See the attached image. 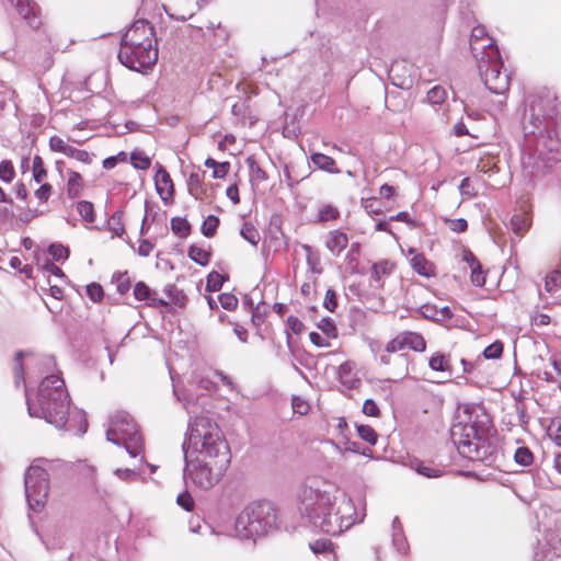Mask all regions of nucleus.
I'll return each mask as SVG.
<instances>
[{"label": "nucleus", "instance_id": "obj_56", "mask_svg": "<svg viewBox=\"0 0 561 561\" xmlns=\"http://www.w3.org/2000/svg\"><path fill=\"white\" fill-rule=\"evenodd\" d=\"M362 207L369 215H379L381 213V208L379 207L378 199L376 197L363 198Z\"/></svg>", "mask_w": 561, "mask_h": 561}, {"label": "nucleus", "instance_id": "obj_39", "mask_svg": "<svg viewBox=\"0 0 561 561\" xmlns=\"http://www.w3.org/2000/svg\"><path fill=\"white\" fill-rule=\"evenodd\" d=\"M317 328L330 340L337 337V328L334 321L330 318H322L318 323Z\"/></svg>", "mask_w": 561, "mask_h": 561}, {"label": "nucleus", "instance_id": "obj_42", "mask_svg": "<svg viewBox=\"0 0 561 561\" xmlns=\"http://www.w3.org/2000/svg\"><path fill=\"white\" fill-rule=\"evenodd\" d=\"M25 356V353L23 351H19L16 354H15V358H14V366H13V374H14V379H15V383L16 386L19 387L21 383H24V367H23V364H22V358Z\"/></svg>", "mask_w": 561, "mask_h": 561}, {"label": "nucleus", "instance_id": "obj_32", "mask_svg": "<svg viewBox=\"0 0 561 561\" xmlns=\"http://www.w3.org/2000/svg\"><path fill=\"white\" fill-rule=\"evenodd\" d=\"M76 210L80 215V217L89 222L92 224L95 220V210L94 206L89 201H80L76 205Z\"/></svg>", "mask_w": 561, "mask_h": 561}, {"label": "nucleus", "instance_id": "obj_23", "mask_svg": "<svg viewBox=\"0 0 561 561\" xmlns=\"http://www.w3.org/2000/svg\"><path fill=\"white\" fill-rule=\"evenodd\" d=\"M19 14L34 28L39 27L41 20L36 11L35 2H16Z\"/></svg>", "mask_w": 561, "mask_h": 561}, {"label": "nucleus", "instance_id": "obj_54", "mask_svg": "<svg viewBox=\"0 0 561 561\" xmlns=\"http://www.w3.org/2000/svg\"><path fill=\"white\" fill-rule=\"evenodd\" d=\"M240 233L247 241H249L253 245H255L260 240L259 232L252 225L244 224Z\"/></svg>", "mask_w": 561, "mask_h": 561}, {"label": "nucleus", "instance_id": "obj_38", "mask_svg": "<svg viewBox=\"0 0 561 561\" xmlns=\"http://www.w3.org/2000/svg\"><path fill=\"white\" fill-rule=\"evenodd\" d=\"M311 161L324 171H332L335 167V160L332 157L319 152L311 154Z\"/></svg>", "mask_w": 561, "mask_h": 561}, {"label": "nucleus", "instance_id": "obj_40", "mask_svg": "<svg viewBox=\"0 0 561 561\" xmlns=\"http://www.w3.org/2000/svg\"><path fill=\"white\" fill-rule=\"evenodd\" d=\"M314 554L335 553V548L330 539H318L309 545Z\"/></svg>", "mask_w": 561, "mask_h": 561}, {"label": "nucleus", "instance_id": "obj_20", "mask_svg": "<svg viewBox=\"0 0 561 561\" xmlns=\"http://www.w3.org/2000/svg\"><path fill=\"white\" fill-rule=\"evenodd\" d=\"M134 297L138 301H147L149 307L168 306L165 300L152 296V290L145 282H138L135 284Z\"/></svg>", "mask_w": 561, "mask_h": 561}, {"label": "nucleus", "instance_id": "obj_17", "mask_svg": "<svg viewBox=\"0 0 561 561\" xmlns=\"http://www.w3.org/2000/svg\"><path fill=\"white\" fill-rule=\"evenodd\" d=\"M348 243L350 237L342 228L332 229L325 236L324 245L333 256H340Z\"/></svg>", "mask_w": 561, "mask_h": 561}, {"label": "nucleus", "instance_id": "obj_47", "mask_svg": "<svg viewBox=\"0 0 561 561\" xmlns=\"http://www.w3.org/2000/svg\"><path fill=\"white\" fill-rule=\"evenodd\" d=\"M515 461L524 467L530 466L534 461V455L527 447H519L514 455Z\"/></svg>", "mask_w": 561, "mask_h": 561}, {"label": "nucleus", "instance_id": "obj_12", "mask_svg": "<svg viewBox=\"0 0 561 561\" xmlns=\"http://www.w3.org/2000/svg\"><path fill=\"white\" fill-rule=\"evenodd\" d=\"M423 353L426 350V341L419 332L403 331L388 342V351L401 352L403 350Z\"/></svg>", "mask_w": 561, "mask_h": 561}, {"label": "nucleus", "instance_id": "obj_11", "mask_svg": "<svg viewBox=\"0 0 561 561\" xmlns=\"http://www.w3.org/2000/svg\"><path fill=\"white\" fill-rule=\"evenodd\" d=\"M388 351V343L380 352L379 360L389 375L388 380L398 381L409 374V359L404 354Z\"/></svg>", "mask_w": 561, "mask_h": 561}, {"label": "nucleus", "instance_id": "obj_24", "mask_svg": "<svg viewBox=\"0 0 561 561\" xmlns=\"http://www.w3.org/2000/svg\"><path fill=\"white\" fill-rule=\"evenodd\" d=\"M420 312L423 318L433 321H444L453 317V313L447 306L437 308L436 306L425 304L420 308Z\"/></svg>", "mask_w": 561, "mask_h": 561}, {"label": "nucleus", "instance_id": "obj_13", "mask_svg": "<svg viewBox=\"0 0 561 561\" xmlns=\"http://www.w3.org/2000/svg\"><path fill=\"white\" fill-rule=\"evenodd\" d=\"M156 169L157 170L153 176V181L157 194L164 204H172L174 202L175 195V186L173 180L162 164L157 163Z\"/></svg>", "mask_w": 561, "mask_h": 561}, {"label": "nucleus", "instance_id": "obj_34", "mask_svg": "<svg viewBox=\"0 0 561 561\" xmlns=\"http://www.w3.org/2000/svg\"><path fill=\"white\" fill-rule=\"evenodd\" d=\"M130 163L137 170H148L151 165V158L141 150H134L130 153Z\"/></svg>", "mask_w": 561, "mask_h": 561}, {"label": "nucleus", "instance_id": "obj_53", "mask_svg": "<svg viewBox=\"0 0 561 561\" xmlns=\"http://www.w3.org/2000/svg\"><path fill=\"white\" fill-rule=\"evenodd\" d=\"M87 295L93 302H100L104 298L103 287L99 283H91L87 286Z\"/></svg>", "mask_w": 561, "mask_h": 561}, {"label": "nucleus", "instance_id": "obj_25", "mask_svg": "<svg viewBox=\"0 0 561 561\" xmlns=\"http://www.w3.org/2000/svg\"><path fill=\"white\" fill-rule=\"evenodd\" d=\"M125 211L123 209H116L107 219V228L112 232V237L123 238L125 231Z\"/></svg>", "mask_w": 561, "mask_h": 561}, {"label": "nucleus", "instance_id": "obj_58", "mask_svg": "<svg viewBox=\"0 0 561 561\" xmlns=\"http://www.w3.org/2000/svg\"><path fill=\"white\" fill-rule=\"evenodd\" d=\"M176 503L183 507L186 512H192L194 510V499L188 492H183L178 495Z\"/></svg>", "mask_w": 561, "mask_h": 561}, {"label": "nucleus", "instance_id": "obj_1", "mask_svg": "<svg viewBox=\"0 0 561 561\" xmlns=\"http://www.w3.org/2000/svg\"><path fill=\"white\" fill-rule=\"evenodd\" d=\"M466 420L453 425L450 435L458 451L463 457L489 462L496 453L497 436L492 420L482 411H465Z\"/></svg>", "mask_w": 561, "mask_h": 561}, {"label": "nucleus", "instance_id": "obj_44", "mask_svg": "<svg viewBox=\"0 0 561 561\" xmlns=\"http://www.w3.org/2000/svg\"><path fill=\"white\" fill-rule=\"evenodd\" d=\"M362 245L359 242H352L351 247L345 255L346 263L354 270L358 264L360 256Z\"/></svg>", "mask_w": 561, "mask_h": 561}, {"label": "nucleus", "instance_id": "obj_50", "mask_svg": "<svg viewBox=\"0 0 561 561\" xmlns=\"http://www.w3.org/2000/svg\"><path fill=\"white\" fill-rule=\"evenodd\" d=\"M503 354V343L501 341H495L489 346H486L483 351V356L488 359H496L500 358Z\"/></svg>", "mask_w": 561, "mask_h": 561}, {"label": "nucleus", "instance_id": "obj_26", "mask_svg": "<svg viewBox=\"0 0 561 561\" xmlns=\"http://www.w3.org/2000/svg\"><path fill=\"white\" fill-rule=\"evenodd\" d=\"M187 255L192 261H194L198 265L206 266L210 262L211 247L208 245V248H202L199 245L192 244L187 249Z\"/></svg>", "mask_w": 561, "mask_h": 561}, {"label": "nucleus", "instance_id": "obj_60", "mask_svg": "<svg viewBox=\"0 0 561 561\" xmlns=\"http://www.w3.org/2000/svg\"><path fill=\"white\" fill-rule=\"evenodd\" d=\"M445 222L454 232H465L468 228V222L463 218L446 219Z\"/></svg>", "mask_w": 561, "mask_h": 561}, {"label": "nucleus", "instance_id": "obj_30", "mask_svg": "<svg viewBox=\"0 0 561 561\" xmlns=\"http://www.w3.org/2000/svg\"><path fill=\"white\" fill-rule=\"evenodd\" d=\"M428 365L431 369L435 371H449L450 370V362L449 357L442 353H434L428 360Z\"/></svg>", "mask_w": 561, "mask_h": 561}, {"label": "nucleus", "instance_id": "obj_61", "mask_svg": "<svg viewBox=\"0 0 561 561\" xmlns=\"http://www.w3.org/2000/svg\"><path fill=\"white\" fill-rule=\"evenodd\" d=\"M291 405H293L294 412L298 413L300 415H306L309 412V410H310L309 403L306 400H304L302 398H299V397H294L293 398Z\"/></svg>", "mask_w": 561, "mask_h": 561}, {"label": "nucleus", "instance_id": "obj_28", "mask_svg": "<svg viewBox=\"0 0 561 561\" xmlns=\"http://www.w3.org/2000/svg\"><path fill=\"white\" fill-rule=\"evenodd\" d=\"M205 167L213 169V178L214 179H224L230 171V162L224 161L218 162L213 158H207L205 160Z\"/></svg>", "mask_w": 561, "mask_h": 561}, {"label": "nucleus", "instance_id": "obj_8", "mask_svg": "<svg viewBox=\"0 0 561 561\" xmlns=\"http://www.w3.org/2000/svg\"><path fill=\"white\" fill-rule=\"evenodd\" d=\"M186 458L190 478L194 484L205 490L220 480L230 461V458L216 457L205 460H198L197 456H186Z\"/></svg>", "mask_w": 561, "mask_h": 561}, {"label": "nucleus", "instance_id": "obj_41", "mask_svg": "<svg viewBox=\"0 0 561 561\" xmlns=\"http://www.w3.org/2000/svg\"><path fill=\"white\" fill-rule=\"evenodd\" d=\"M15 169L11 160H2L0 162V180L4 183H11L15 178Z\"/></svg>", "mask_w": 561, "mask_h": 561}, {"label": "nucleus", "instance_id": "obj_55", "mask_svg": "<svg viewBox=\"0 0 561 561\" xmlns=\"http://www.w3.org/2000/svg\"><path fill=\"white\" fill-rule=\"evenodd\" d=\"M48 252L56 261L66 260L69 256L68 248L64 247L62 244H51L48 249Z\"/></svg>", "mask_w": 561, "mask_h": 561}, {"label": "nucleus", "instance_id": "obj_52", "mask_svg": "<svg viewBox=\"0 0 561 561\" xmlns=\"http://www.w3.org/2000/svg\"><path fill=\"white\" fill-rule=\"evenodd\" d=\"M470 280L474 286L482 287L485 284V272L482 270V265L478 262V266L474 265L470 268Z\"/></svg>", "mask_w": 561, "mask_h": 561}, {"label": "nucleus", "instance_id": "obj_6", "mask_svg": "<svg viewBox=\"0 0 561 561\" xmlns=\"http://www.w3.org/2000/svg\"><path fill=\"white\" fill-rule=\"evenodd\" d=\"M276 510L268 501L250 503L238 516L236 530L243 538L264 536L276 522Z\"/></svg>", "mask_w": 561, "mask_h": 561}, {"label": "nucleus", "instance_id": "obj_16", "mask_svg": "<svg viewBox=\"0 0 561 561\" xmlns=\"http://www.w3.org/2000/svg\"><path fill=\"white\" fill-rule=\"evenodd\" d=\"M162 8L171 19L178 21L191 19L199 9L198 2H165Z\"/></svg>", "mask_w": 561, "mask_h": 561}, {"label": "nucleus", "instance_id": "obj_3", "mask_svg": "<svg viewBox=\"0 0 561 561\" xmlns=\"http://www.w3.org/2000/svg\"><path fill=\"white\" fill-rule=\"evenodd\" d=\"M302 503L310 517H322L320 527L329 535H340L355 522V508L350 499L343 497L336 505L329 493L305 489Z\"/></svg>", "mask_w": 561, "mask_h": 561}, {"label": "nucleus", "instance_id": "obj_35", "mask_svg": "<svg viewBox=\"0 0 561 561\" xmlns=\"http://www.w3.org/2000/svg\"><path fill=\"white\" fill-rule=\"evenodd\" d=\"M447 99V91L442 85H434L426 93V100L432 105H440Z\"/></svg>", "mask_w": 561, "mask_h": 561}, {"label": "nucleus", "instance_id": "obj_64", "mask_svg": "<svg viewBox=\"0 0 561 561\" xmlns=\"http://www.w3.org/2000/svg\"><path fill=\"white\" fill-rule=\"evenodd\" d=\"M309 339L310 342L317 347H329L331 345V340L328 339L324 334L321 335L317 332H310Z\"/></svg>", "mask_w": 561, "mask_h": 561}, {"label": "nucleus", "instance_id": "obj_29", "mask_svg": "<svg viewBox=\"0 0 561 561\" xmlns=\"http://www.w3.org/2000/svg\"><path fill=\"white\" fill-rule=\"evenodd\" d=\"M339 217H340L339 209L331 204H324L318 208L317 218H318V221H320V222L334 221V220L339 219Z\"/></svg>", "mask_w": 561, "mask_h": 561}, {"label": "nucleus", "instance_id": "obj_49", "mask_svg": "<svg viewBox=\"0 0 561 561\" xmlns=\"http://www.w3.org/2000/svg\"><path fill=\"white\" fill-rule=\"evenodd\" d=\"M77 470H78L79 474L81 477L85 478L87 480H89V482L91 484H95L96 470L93 466L88 465L85 462H80L77 465Z\"/></svg>", "mask_w": 561, "mask_h": 561}, {"label": "nucleus", "instance_id": "obj_62", "mask_svg": "<svg viewBox=\"0 0 561 561\" xmlns=\"http://www.w3.org/2000/svg\"><path fill=\"white\" fill-rule=\"evenodd\" d=\"M219 302L226 310H233L238 306V299L231 294H221L219 296Z\"/></svg>", "mask_w": 561, "mask_h": 561}, {"label": "nucleus", "instance_id": "obj_4", "mask_svg": "<svg viewBox=\"0 0 561 561\" xmlns=\"http://www.w3.org/2000/svg\"><path fill=\"white\" fill-rule=\"evenodd\" d=\"M27 410L31 416L43 417L56 427L64 426L69 413V396L65 381L57 375L45 377L39 383L36 397L27 398Z\"/></svg>", "mask_w": 561, "mask_h": 561}, {"label": "nucleus", "instance_id": "obj_21", "mask_svg": "<svg viewBox=\"0 0 561 561\" xmlns=\"http://www.w3.org/2000/svg\"><path fill=\"white\" fill-rule=\"evenodd\" d=\"M407 67L402 62L393 64L389 69V78L392 83L401 89H410L412 85L411 76H405Z\"/></svg>", "mask_w": 561, "mask_h": 561}, {"label": "nucleus", "instance_id": "obj_59", "mask_svg": "<svg viewBox=\"0 0 561 561\" xmlns=\"http://www.w3.org/2000/svg\"><path fill=\"white\" fill-rule=\"evenodd\" d=\"M224 283L222 276L217 272H211L207 276V288L213 291H217L221 288Z\"/></svg>", "mask_w": 561, "mask_h": 561}, {"label": "nucleus", "instance_id": "obj_7", "mask_svg": "<svg viewBox=\"0 0 561 561\" xmlns=\"http://www.w3.org/2000/svg\"><path fill=\"white\" fill-rule=\"evenodd\" d=\"M106 437L110 442L123 445L133 457H136L141 448V435L137 424L126 412H116L112 416Z\"/></svg>", "mask_w": 561, "mask_h": 561}, {"label": "nucleus", "instance_id": "obj_19", "mask_svg": "<svg viewBox=\"0 0 561 561\" xmlns=\"http://www.w3.org/2000/svg\"><path fill=\"white\" fill-rule=\"evenodd\" d=\"M533 224L531 207L528 206L522 211L515 213L511 219V228L513 232L522 238L529 230Z\"/></svg>", "mask_w": 561, "mask_h": 561}, {"label": "nucleus", "instance_id": "obj_36", "mask_svg": "<svg viewBox=\"0 0 561 561\" xmlns=\"http://www.w3.org/2000/svg\"><path fill=\"white\" fill-rule=\"evenodd\" d=\"M66 157L73 159L80 163L90 165L93 162L94 153L72 146L70 150H68Z\"/></svg>", "mask_w": 561, "mask_h": 561}, {"label": "nucleus", "instance_id": "obj_14", "mask_svg": "<svg viewBox=\"0 0 561 561\" xmlns=\"http://www.w3.org/2000/svg\"><path fill=\"white\" fill-rule=\"evenodd\" d=\"M407 257L411 268L420 276L425 278L436 277L437 268L433 261L428 260L424 253L415 248L407 249Z\"/></svg>", "mask_w": 561, "mask_h": 561}, {"label": "nucleus", "instance_id": "obj_57", "mask_svg": "<svg viewBox=\"0 0 561 561\" xmlns=\"http://www.w3.org/2000/svg\"><path fill=\"white\" fill-rule=\"evenodd\" d=\"M362 411L365 415L370 417L380 416V409L373 399H367L364 401Z\"/></svg>", "mask_w": 561, "mask_h": 561}, {"label": "nucleus", "instance_id": "obj_48", "mask_svg": "<svg viewBox=\"0 0 561 561\" xmlns=\"http://www.w3.org/2000/svg\"><path fill=\"white\" fill-rule=\"evenodd\" d=\"M114 283L116 285L117 293L121 295L127 294L131 287V280L127 272L117 274L114 277Z\"/></svg>", "mask_w": 561, "mask_h": 561}, {"label": "nucleus", "instance_id": "obj_37", "mask_svg": "<svg viewBox=\"0 0 561 561\" xmlns=\"http://www.w3.org/2000/svg\"><path fill=\"white\" fill-rule=\"evenodd\" d=\"M220 220L215 215H209L202 224L201 231L206 238H213L218 229Z\"/></svg>", "mask_w": 561, "mask_h": 561}, {"label": "nucleus", "instance_id": "obj_15", "mask_svg": "<svg viewBox=\"0 0 561 561\" xmlns=\"http://www.w3.org/2000/svg\"><path fill=\"white\" fill-rule=\"evenodd\" d=\"M470 49L478 66L482 62H490V60L501 56L493 38L489 39V43L486 41H470Z\"/></svg>", "mask_w": 561, "mask_h": 561}, {"label": "nucleus", "instance_id": "obj_27", "mask_svg": "<svg viewBox=\"0 0 561 561\" xmlns=\"http://www.w3.org/2000/svg\"><path fill=\"white\" fill-rule=\"evenodd\" d=\"M170 226L172 232L181 239H186L192 233V225L185 217H172Z\"/></svg>", "mask_w": 561, "mask_h": 561}, {"label": "nucleus", "instance_id": "obj_46", "mask_svg": "<svg viewBox=\"0 0 561 561\" xmlns=\"http://www.w3.org/2000/svg\"><path fill=\"white\" fill-rule=\"evenodd\" d=\"M358 436L370 445H376L378 440L377 432L370 425L357 426Z\"/></svg>", "mask_w": 561, "mask_h": 561}, {"label": "nucleus", "instance_id": "obj_9", "mask_svg": "<svg viewBox=\"0 0 561 561\" xmlns=\"http://www.w3.org/2000/svg\"><path fill=\"white\" fill-rule=\"evenodd\" d=\"M48 473L39 467H31L25 476V492L32 507V501L35 502L36 508L44 506V502L48 495Z\"/></svg>", "mask_w": 561, "mask_h": 561}, {"label": "nucleus", "instance_id": "obj_10", "mask_svg": "<svg viewBox=\"0 0 561 561\" xmlns=\"http://www.w3.org/2000/svg\"><path fill=\"white\" fill-rule=\"evenodd\" d=\"M503 62L501 56L490 60V62H482L478 66L479 73L485 87L493 93L503 94L510 88V76L502 72Z\"/></svg>", "mask_w": 561, "mask_h": 561}, {"label": "nucleus", "instance_id": "obj_2", "mask_svg": "<svg viewBox=\"0 0 561 561\" xmlns=\"http://www.w3.org/2000/svg\"><path fill=\"white\" fill-rule=\"evenodd\" d=\"M118 59L125 67L136 71H146L156 65L157 38L149 22L138 20L126 31L122 38Z\"/></svg>", "mask_w": 561, "mask_h": 561}, {"label": "nucleus", "instance_id": "obj_31", "mask_svg": "<svg viewBox=\"0 0 561 561\" xmlns=\"http://www.w3.org/2000/svg\"><path fill=\"white\" fill-rule=\"evenodd\" d=\"M245 162L252 181L261 183L267 180V173L261 168L253 157L247 158Z\"/></svg>", "mask_w": 561, "mask_h": 561}, {"label": "nucleus", "instance_id": "obj_51", "mask_svg": "<svg viewBox=\"0 0 561 561\" xmlns=\"http://www.w3.org/2000/svg\"><path fill=\"white\" fill-rule=\"evenodd\" d=\"M39 184H41V186L37 190H35L34 196L36 197L37 201L45 204L48 202V199L51 196L53 185L48 182H43Z\"/></svg>", "mask_w": 561, "mask_h": 561}, {"label": "nucleus", "instance_id": "obj_63", "mask_svg": "<svg viewBox=\"0 0 561 561\" xmlns=\"http://www.w3.org/2000/svg\"><path fill=\"white\" fill-rule=\"evenodd\" d=\"M286 323L288 329L295 334H301L305 330L302 321L295 316H289Z\"/></svg>", "mask_w": 561, "mask_h": 561}, {"label": "nucleus", "instance_id": "obj_5", "mask_svg": "<svg viewBox=\"0 0 561 561\" xmlns=\"http://www.w3.org/2000/svg\"><path fill=\"white\" fill-rule=\"evenodd\" d=\"M186 456L198 460L230 458L229 446L219 425L208 416H196L188 426Z\"/></svg>", "mask_w": 561, "mask_h": 561}, {"label": "nucleus", "instance_id": "obj_33", "mask_svg": "<svg viewBox=\"0 0 561 561\" xmlns=\"http://www.w3.org/2000/svg\"><path fill=\"white\" fill-rule=\"evenodd\" d=\"M545 289L549 294H556L561 289V272L553 270L545 278Z\"/></svg>", "mask_w": 561, "mask_h": 561}, {"label": "nucleus", "instance_id": "obj_43", "mask_svg": "<svg viewBox=\"0 0 561 561\" xmlns=\"http://www.w3.org/2000/svg\"><path fill=\"white\" fill-rule=\"evenodd\" d=\"M48 146L51 151L62 153L65 156H67L68 150H70L72 147L57 135H54L49 138Z\"/></svg>", "mask_w": 561, "mask_h": 561}, {"label": "nucleus", "instance_id": "obj_45", "mask_svg": "<svg viewBox=\"0 0 561 561\" xmlns=\"http://www.w3.org/2000/svg\"><path fill=\"white\" fill-rule=\"evenodd\" d=\"M547 434L556 443V445L561 447V417L551 420L547 428Z\"/></svg>", "mask_w": 561, "mask_h": 561}, {"label": "nucleus", "instance_id": "obj_18", "mask_svg": "<svg viewBox=\"0 0 561 561\" xmlns=\"http://www.w3.org/2000/svg\"><path fill=\"white\" fill-rule=\"evenodd\" d=\"M396 270V263L389 259H382L375 262L370 267V280L377 287H383L385 279L389 277Z\"/></svg>", "mask_w": 561, "mask_h": 561}, {"label": "nucleus", "instance_id": "obj_22", "mask_svg": "<svg viewBox=\"0 0 561 561\" xmlns=\"http://www.w3.org/2000/svg\"><path fill=\"white\" fill-rule=\"evenodd\" d=\"M68 179L66 184V191L69 198L79 197L84 190V180L82 175L73 170L67 172Z\"/></svg>", "mask_w": 561, "mask_h": 561}]
</instances>
